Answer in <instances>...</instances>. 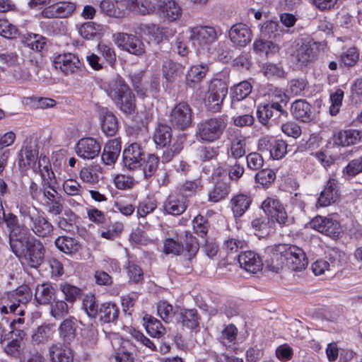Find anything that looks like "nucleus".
<instances>
[{"instance_id":"f257e3e1","label":"nucleus","mask_w":362,"mask_h":362,"mask_svg":"<svg viewBox=\"0 0 362 362\" xmlns=\"http://www.w3.org/2000/svg\"><path fill=\"white\" fill-rule=\"evenodd\" d=\"M271 269L277 272L284 261L292 271L300 272L308 265V259L303 250L295 245H278L272 250Z\"/></svg>"},{"instance_id":"f03ea898","label":"nucleus","mask_w":362,"mask_h":362,"mask_svg":"<svg viewBox=\"0 0 362 362\" xmlns=\"http://www.w3.org/2000/svg\"><path fill=\"white\" fill-rule=\"evenodd\" d=\"M105 92L115 106L123 113L132 115L136 110V98L125 81L117 76L105 88Z\"/></svg>"},{"instance_id":"7ed1b4c3","label":"nucleus","mask_w":362,"mask_h":362,"mask_svg":"<svg viewBox=\"0 0 362 362\" xmlns=\"http://www.w3.org/2000/svg\"><path fill=\"white\" fill-rule=\"evenodd\" d=\"M10 247L19 259L26 261L32 267H38L44 261L45 249L42 243L32 236L30 233Z\"/></svg>"},{"instance_id":"20e7f679","label":"nucleus","mask_w":362,"mask_h":362,"mask_svg":"<svg viewBox=\"0 0 362 362\" xmlns=\"http://www.w3.org/2000/svg\"><path fill=\"white\" fill-rule=\"evenodd\" d=\"M32 298L28 286L18 287L15 291L7 293L0 298L1 314L13 313L19 316L25 315L26 304Z\"/></svg>"},{"instance_id":"39448f33","label":"nucleus","mask_w":362,"mask_h":362,"mask_svg":"<svg viewBox=\"0 0 362 362\" xmlns=\"http://www.w3.org/2000/svg\"><path fill=\"white\" fill-rule=\"evenodd\" d=\"M41 185L42 192L38 203L46 209L47 213L59 215L63 211V202L56 187V179L42 181Z\"/></svg>"},{"instance_id":"423d86ee","label":"nucleus","mask_w":362,"mask_h":362,"mask_svg":"<svg viewBox=\"0 0 362 362\" xmlns=\"http://www.w3.org/2000/svg\"><path fill=\"white\" fill-rule=\"evenodd\" d=\"M228 85L223 79L212 78L208 83L204 104L213 112L221 111L224 99L228 94Z\"/></svg>"},{"instance_id":"0eeeda50","label":"nucleus","mask_w":362,"mask_h":362,"mask_svg":"<svg viewBox=\"0 0 362 362\" xmlns=\"http://www.w3.org/2000/svg\"><path fill=\"white\" fill-rule=\"evenodd\" d=\"M189 39L198 50L210 51V47L221 34V29L212 26L189 28Z\"/></svg>"},{"instance_id":"6e6552de","label":"nucleus","mask_w":362,"mask_h":362,"mask_svg":"<svg viewBox=\"0 0 362 362\" xmlns=\"http://www.w3.org/2000/svg\"><path fill=\"white\" fill-rule=\"evenodd\" d=\"M227 122L223 116L204 119L197 124V136L206 142H213L223 134Z\"/></svg>"},{"instance_id":"1a4fd4ad","label":"nucleus","mask_w":362,"mask_h":362,"mask_svg":"<svg viewBox=\"0 0 362 362\" xmlns=\"http://www.w3.org/2000/svg\"><path fill=\"white\" fill-rule=\"evenodd\" d=\"M318 54V45L314 41H309L298 47L291 56L295 64L303 69L315 62Z\"/></svg>"},{"instance_id":"9d476101","label":"nucleus","mask_w":362,"mask_h":362,"mask_svg":"<svg viewBox=\"0 0 362 362\" xmlns=\"http://www.w3.org/2000/svg\"><path fill=\"white\" fill-rule=\"evenodd\" d=\"M169 117L174 128L185 130L192 124L193 112L187 103L180 102L172 109Z\"/></svg>"},{"instance_id":"9b49d317","label":"nucleus","mask_w":362,"mask_h":362,"mask_svg":"<svg viewBox=\"0 0 362 362\" xmlns=\"http://www.w3.org/2000/svg\"><path fill=\"white\" fill-rule=\"evenodd\" d=\"M287 144L282 139L265 136L259 139L258 151L262 153H268L273 159H281L287 153Z\"/></svg>"},{"instance_id":"f8f14e48","label":"nucleus","mask_w":362,"mask_h":362,"mask_svg":"<svg viewBox=\"0 0 362 362\" xmlns=\"http://www.w3.org/2000/svg\"><path fill=\"white\" fill-rule=\"evenodd\" d=\"M115 43L122 49L136 56L145 53L143 42L136 36L125 33H117L113 35Z\"/></svg>"},{"instance_id":"ddd939ff","label":"nucleus","mask_w":362,"mask_h":362,"mask_svg":"<svg viewBox=\"0 0 362 362\" xmlns=\"http://www.w3.org/2000/svg\"><path fill=\"white\" fill-rule=\"evenodd\" d=\"M310 226L312 228L332 238H338L341 232L340 223L329 216H317L310 221Z\"/></svg>"},{"instance_id":"4468645a","label":"nucleus","mask_w":362,"mask_h":362,"mask_svg":"<svg viewBox=\"0 0 362 362\" xmlns=\"http://www.w3.org/2000/svg\"><path fill=\"white\" fill-rule=\"evenodd\" d=\"M52 63L56 69L66 76L77 74L81 71L82 66L78 56L70 52L55 56Z\"/></svg>"},{"instance_id":"2eb2a0df","label":"nucleus","mask_w":362,"mask_h":362,"mask_svg":"<svg viewBox=\"0 0 362 362\" xmlns=\"http://www.w3.org/2000/svg\"><path fill=\"white\" fill-rule=\"evenodd\" d=\"M1 223H4L7 228L10 230V246L17 243L18 240L22 239V238H24L25 235H29L30 229L24 224H20L18 217L11 212L4 215Z\"/></svg>"},{"instance_id":"dca6fc26","label":"nucleus","mask_w":362,"mask_h":362,"mask_svg":"<svg viewBox=\"0 0 362 362\" xmlns=\"http://www.w3.org/2000/svg\"><path fill=\"white\" fill-rule=\"evenodd\" d=\"M122 156L124 166L130 170H134L142 165L145 151L141 144L133 143L124 150Z\"/></svg>"},{"instance_id":"f3484780","label":"nucleus","mask_w":362,"mask_h":362,"mask_svg":"<svg viewBox=\"0 0 362 362\" xmlns=\"http://www.w3.org/2000/svg\"><path fill=\"white\" fill-rule=\"evenodd\" d=\"M38 145L35 140L26 139L18 153V164L23 167H35L38 158Z\"/></svg>"},{"instance_id":"a211bd4d","label":"nucleus","mask_w":362,"mask_h":362,"mask_svg":"<svg viewBox=\"0 0 362 362\" xmlns=\"http://www.w3.org/2000/svg\"><path fill=\"white\" fill-rule=\"evenodd\" d=\"M262 209L264 213L275 218L280 225H286L288 221V216L283 205L278 199L267 197L262 204Z\"/></svg>"},{"instance_id":"6ab92c4d","label":"nucleus","mask_w":362,"mask_h":362,"mask_svg":"<svg viewBox=\"0 0 362 362\" xmlns=\"http://www.w3.org/2000/svg\"><path fill=\"white\" fill-rule=\"evenodd\" d=\"M100 150V143L91 137L81 139L76 146V154L84 159H93L98 156Z\"/></svg>"},{"instance_id":"aec40b11","label":"nucleus","mask_w":362,"mask_h":362,"mask_svg":"<svg viewBox=\"0 0 362 362\" xmlns=\"http://www.w3.org/2000/svg\"><path fill=\"white\" fill-rule=\"evenodd\" d=\"M76 9V5L71 1H61L46 7L42 12L45 18H66Z\"/></svg>"},{"instance_id":"412c9836","label":"nucleus","mask_w":362,"mask_h":362,"mask_svg":"<svg viewBox=\"0 0 362 362\" xmlns=\"http://www.w3.org/2000/svg\"><path fill=\"white\" fill-rule=\"evenodd\" d=\"M252 31L248 25L240 23L233 25L229 30V37L233 44L245 47L252 40Z\"/></svg>"},{"instance_id":"4be33fe9","label":"nucleus","mask_w":362,"mask_h":362,"mask_svg":"<svg viewBox=\"0 0 362 362\" xmlns=\"http://www.w3.org/2000/svg\"><path fill=\"white\" fill-rule=\"evenodd\" d=\"M77 327V320L74 317L64 319L58 327L60 343L71 345L76 339Z\"/></svg>"},{"instance_id":"5701e85b","label":"nucleus","mask_w":362,"mask_h":362,"mask_svg":"<svg viewBox=\"0 0 362 362\" xmlns=\"http://www.w3.org/2000/svg\"><path fill=\"white\" fill-rule=\"evenodd\" d=\"M238 260L243 269L253 274L260 271L263 266L259 255L251 250L241 252Z\"/></svg>"},{"instance_id":"b1692460","label":"nucleus","mask_w":362,"mask_h":362,"mask_svg":"<svg viewBox=\"0 0 362 362\" xmlns=\"http://www.w3.org/2000/svg\"><path fill=\"white\" fill-rule=\"evenodd\" d=\"M339 198V183L334 178H330L326 183L317 199V204L325 207L334 203Z\"/></svg>"},{"instance_id":"393cba45","label":"nucleus","mask_w":362,"mask_h":362,"mask_svg":"<svg viewBox=\"0 0 362 362\" xmlns=\"http://www.w3.org/2000/svg\"><path fill=\"white\" fill-rule=\"evenodd\" d=\"M290 111L296 119L303 122H309L313 118L312 107L305 100H296L292 103Z\"/></svg>"},{"instance_id":"a878e982","label":"nucleus","mask_w":362,"mask_h":362,"mask_svg":"<svg viewBox=\"0 0 362 362\" xmlns=\"http://www.w3.org/2000/svg\"><path fill=\"white\" fill-rule=\"evenodd\" d=\"M200 319L196 309L181 308L176 314L177 322L191 330L199 328Z\"/></svg>"},{"instance_id":"bb28decb","label":"nucleus","mask_w":362,"mask_h":362,"mask_svg":"<svg viewBox=\"0 0 362 362\" xmlns=\"http://www.w3.org/2000/svg\"><path fill=\"white\" fill-rule=\"evenodd\" d=\"M361 139L360 132L356 129L339 130L333 134L334 145L338 146H349L357 144Z\"/></svg>"},{"instance_id":"cd10ccee","label":"nucleus","mask_w":362,"mask_h":362,"mask_svg":"<svg viewBox=\"0 0 362 362\" xmlns=\"http://www.w3.org/2000/svg\"><path fill=\"white\" fill-rule=\"evenodd\" d=\"M187 208L186 199L178 194H170L163 203L164 213L179 216Z\"/></svg>"},{"instance_id":"c85d7f7f","label":"nucleus","mask_w":362,"mask_h":362,"mask_svg":"<svg viewBox=\"0 0 362 362\" xmlns=\"http://www.w3.org/2000/svg\"><path fill=\"white\" fill-rule=\"evenodd\" d=\"M71 345L56 343L49 347V356L52 362H73L74 351Z\"/></svg>"},{"instance_id":"c756f323","label":"nucleus","mask_w":362,"mask_h":362,"mask_svg":"<svg viewBox=\"0 0 362 362\" xmlns=\"http://www.w3.org/2000/svg\"><path fill=\"white\" fill-rule=\"evenodd\" d=\"M252 198L249 194L240 193L230 199V207L235 218L241 217L249 209Z\"/></svg>"},{"instance_id":"7c9ffc66","label":"nucleus","mask_w":362,"mask_h":362,"mask_svg":"<svg viewBox=\"0 0 362 362\" xmlns=\"http://www.w3.org/2000/svg\"><path fill=\"white\" fill-rule=\"evenodd\" d=\"M30 230L38 237L49 236L54 230V226L45 216L43 212L37 213L36 218L30 223Z\"/></svg>"},{"instance_id":"2f4dec72","label":"nucleus","mask_w":362,"mask_h":362,"mask_svg":"<svg viewBox=\"0 0 362 362\" xmlns=\"http://www.w3.org/2000/svg\"><path fill=\"white\" fill-rule=\"evenodd\" d=\"M159 15L169 22L175 21L182 16V10L174 0H165L158 6Z\"/></svg>"},{"instance_id":"473e14b6","label":"nucleus","mask_w":362,"mask_h":362,"mask_svg":"<svg viewBox=\"0 0 362 362\" xmlns=\"http://www.w3.org/2000/svg\"><path fill=\"white\" fill-rule=\"evenodd\" d=\"M252 86L248 81H243L230 88L231 107L236 108L237 104L247 98L251 93Z\"/></svg>"},{"instance_id":"72a5a7b5","label":"nucleus","mask_w":362,"mask_h":362,"mask_svg":"<svg viewBox=\"0 0 362 362\" xmlns=\"http://www.w3.org/2000/svg\"><path fill=\"white\" fill-rule=\"evenodd\" d=\"M120 344L115 351V362H135L133 351L136 348V345H134L130 340H123L120 342V339H117Z\"/></svg>"},{"instance_id":"f704fd0d","label":"nucleus","mask_w":362,"mask_h":362,"mask_svg":"<svg viewBox=\"0 0 362 362\" xmlns=\"http://www.w3.org/2000/svg\"><path fill=\"white\" fill-rule=\"evenodd\" d=\"M119 308L112 302H105L100 305L98 317L103 323H115L118 319Z\"/></svg>"},{"instance_id":"c9c22d12","label":"nucleus","mask_w":362,"mask_h":362,"mask_svg":"<svg viewBox=\"0 0 362 362\" xmlns=\"http://www.w3.org/2000/svg\"><path fill=\"white\" fill-rule=\"evenodd\" d=\"M208 71L209 66L206 64L191 66L186 74V83L190 87H194L202 81Z\"/></svg>"},{"instance_id":"e433bc0d","label":"nucleus","mask_w":362,"mask_h":362,"mask_svg":"<svg viewBox=\"0 0 362 362\" xmlns=\"http://www.w3.org/2000/svg\"><path fill=\"white\" fill-rule=\"evenodd\" d=\"M184 71V66L172 60L164 62L162 66L163 76L167 82L173 83L180 77Z\"/></svg>"},{"instance_id":"4c0bfd02","label":"nucleus","mask_w":362,"mask_h":362,"mask_svg":"<svg viewBox=\"0 0 362 362\" xmlns=\"http://www.w3.org/2000/svg\"><path fill=\"white\" fill-rule=\"evenodd\" d=\"M230 192V185L227 181H216L209 192V201L218 202L225 199Z\"/></svg>"},{"instance_id":"58836bf2","label":"nucleus","mask_w":362,"mask_h":362,"mask_svg":"<svg viewBox=\"0 0 362 362\" xmlns=\"http://www.w3.org/2000/svg\"><path fill=\"white\" fill-rule=\"evenodd\" d=\"M230 147L228 155L233 160H238L243 157L246 153V139L241 134H236L230 139Z\"/></svg>"},{"instance_id":"ea45409f","label":"nucleus","mask_w":362,"mask_h":362,"mask_svg":"<svg viewBox=\"0 0 362 362\" xmlns=\"http://www.w3.org/2000/svg\"><path fill=\"white\" fill-rule=\"evenodd\" d=\"M21 42L36 52H42L47 46V39L38 34L28 33L23 36Z\"/></svg>"},{"instance_id":"a19ab883","label":"nucleus","mask_w":362,"mask_h":362,"mask_svg":"<svg viewBox=\"0 0 362 362\" xmlns=\"http://www.w3.org/2000/svg\"><path fill=\"white\" fill-rule=\"evenodd\" d=\"M172 139V129L165 124L159 123L153 134V140L161 148L167 146Z\"/></svg>"},{"instance_id":"79ce46f5","label":"nucleus","mask_w":362,"mask_h":362,"mask_svg":"<svg viewBox=\"0 0 362 362\" xmlns=\"http://www.w3.org/2000/svg\"><path fill=\"white\" fill-rule=\"evenodd\" d=\"M35 161V167L31 168L34 171L40 174L42 181L55 179L54 172L52 170L51 164L49 158L40 155Z\"/></svg>"},{"instance_id":"37998d69","label":"nucleus","mask_w":362,"mask_h":362,"mask_svg":"<svg viewBox=\"0 0 362 362\" xmlns=\"http://www.w3.org/2000/svg\"><path fill=\"white\" fill-rule=\"evenodd\" d=\"M54 288L50 284L38 285L35 289V298L40 304H49L54 298Z\"/></svg>"},{"instance_id":"c03bdc74","label":"nucleus","mask_w":362,"mask_h":362,"mask_svg":"<svg viewBox=\"0 0 362 362\" xmlns=\"http://www.w3.org/2000/svg\"><path fill=\"white\" fill-rule=\"evenodd\" d=\"M143 322L146 332L151 337L160 338L165 334V328L161 322L153 316L145 315Z\"/></svg>"},{"instance_id":"a18cd8bd","label":"nucleus","mask_w":362,"mask_h":362,"mask_svg":"<svg viewBox=\"0 0 362 362\" xmlns=\"http://www.w3.org/2000/svg\"><path fill=\"white\" fill-rule=\"evenodd\" d=\"M130 12L145 16L156 11V5L150 0H129Z\"/></svg>"},{"instance_id":"49530a36","label":"nucleus","mask_w":362,"mask_h":362,"mask_svg":"<svg viewBox=\"0 0 362 362\" xmlns=\"http://www.w3.org/2000/svg\"><path fill=\"white\" fill-rule=\"evenodd\" d=\"M56 247L66 254H71L79 250L81 246L74 238L68 236H59L55 241Z\"/></svg>"},{"instance_id":"de8ad7c7","label":"nucleus","mask_w":362,"mask_h":362,"mask_svg":"<svg viewBox=\"0 0 362 362\" xmlns=\"http://www.w3.org/2000/svg\"><path fill=\"white\" fill-rule=\"evenodd\" d=\"M140 33L148 36L150 40L159 42L164 35L163 28L154 23L141 24L138 28Z\"/></svg>"},{"instance_id":"09e8293b","label":"nucleus","mask_w":362,"mask_h":362,"mask_svg":"<svg viewBox=\"0 0 362 362\" xmlns=\"http://www.w3.org/2000/svg\"><path fill=\"white\" fill-rule=\"evenodd\" d=\"M52 332L49 325H42L37 327L32 334L31 341L34 345L44 344L52 338Z\"/></svg>"},{"instance_id":"8fccbe9b","label":"nucleus","mask_w":362,"mask_h":362,"mask_svg":"<svg viewBox=\"0 0 362 362\" xmlns=\"http://www.w3.org/2000/svg\"><path fill=\"white\" fill-rule=\"evenodd\" d=\"M224 165L226 167L228 179L232 182H237L244 174V167L236 160L228 158Z\"/></svg>"},{"instance_id":"3c124183","label":"nucleus","mask_w":362,"mask_h":362,"mask_svg":"<svg viewBox=\"0 0 362 362\" xmlns=\"http://www.w3.org/2000/svg\"><path fill=\"white\" fill-rule=\"evenodd\" d=\"M237 335V327L233 324H229L221 331L218 337L219 344L216 347H221V351H223L224 346H226V342L231 343L235 341Z\"/></svg>"},{"instance_id":"603ef678","label":"nucleus","mask_w":362,"mask_h":362,"mask_svg":"<svg viewBox=\"0 0 362 362\" xmlns=\"http://www.w3.org/2000/svg\"><path fill=\"white\" fill-rule=\"evenodd\" d=\"M82 308L90 318L98 317L100 308L95 296H86L83 299Z\"/></svg>"},{"instance_id":"864d4df0","label":"nucleus","mask_w":362,"mask_h":362,"mask_svg":"<svg viewBox=\"0 0 362 362\" xmlns=\"http://www.w3.org/2000/svg\"><path fill=\"white\" fill-rule=\"evenodd\" d=\"M99 169L98 166L84 167L80 170V178L85 183L95 185L99 181Z\"/></svg>"},{"instance_id":"5fc2aeb1","label":"nucleus","mask_w":362,"mask_h":362,"mask_svg":"<svg viewBox=\"0 0 362 362\" xmlns=\"http://www.w3.org/2000/svg\"><path fill=\"white\" fill-rule=\"evenodd\" d=\"M102 129L107 136H113L117 132V119L112 113L107 112L103 116L102 119Z\"/></svg>"},{"instance_id":"6e6d98bb","label":"nucleus","mask_w":362,"mask_h":362,"mask_svg":"<svg viewBox=\"0 0 362 362\" xmlns=\"http://www.w3.org/2000/svg\"><path fill=\"white\" fill-rule=\"evenodd\" d=\"M185 237L186 256L190 260L196 257L199 249V244L197 239L192 235L190 231H185Z\"/></svg>"},{"instance_id":"4d7b16f0","label":"nucleus","mask_w":362,"mask_h":362,"mask_svg":"<svg viewBox=\"0 0 362 362\" xmlns=\"http://www.w3.org/2000/svg\"><path fill=\"white\" fill-rule=\"evenodd\" d=\"M127 276L130 281L139 283L144 279V272L141 267L134 261L128 260L125 266Z\"/></svg>"},{"instance_id":"13d9d810","label":"nucleus","mask_w":362,"mask_h":362,"mask_svg":"<svg viewBox=\"0 0 362 362\" xmlns=\"http://www.w3.org/2000/svg\"><path fill=\"white\" fill-rule=\"evenodd\" d=\"M255 181L264 187H269L276 178L274 171L270 168H265L259 171L255 175Z\"/></svg>"},{"instance_id":"bf43d9fd","label":"nucleus","mask_w":362,"mask_h":362,"mask_svg":"<svg viewBox=\"0 0 362 362\" xmlns=\"http://www.w3.org/2000/svg\"><path fill=\"white\" fill-rule=\"evenodd\" d=\"M0 35L8 39H15L19 35V30L7 19L0 18Z\"/></svg>"},{"instance_id":"052dcab7","label":"nucleus","mask_w":362,"mask_h":362,"mask_svg":"<svg viewBox=\"0 0 362 362\" xmlns=\"http://www.w3.org/2000/svg\"><path fill=\"white\" fill-rule=\"evenodd\" d=\"M159 164V158L154 154H149L144 161L143 174L146 179H148L156 172Z\"/></svg>"},{"instance_id":"680f3d73","label":"nucleus","mask_w":362,"mask_h":362,"mask_svg":"<svg viewBox=\"0 0 362 362\" xmlns=\"http://www.w3.org/2000/svg\"><path fill=\"white\" fill-rule=\"evenodd\" d=\"M183 148V140L182 138L173 139V144L168 147L163 153V159L165 162H169L172 158Z\"/></svg>"},{"instance_id":"e2e57ef3","label":"nucleus","mask_w":362,"mask_h":362,"mask_svg":"<svg viewBox=\"0 0 362 362\" xmlns=\"http://www.w3.org/2000/svg\"><path fill=\"white\" fill-rule=\"evenodd\" d=\"M194 233L201 238L206 236L209 229V221L203 216L199 214L192 221Z\"/></svg>"},{"instance_id":"0e129e2a","label":"nucleus","mask_w":362,"mask_h":362,"mask_svg":"<svg viewBox=\"0 0 362 362\" xmlns=\"http://www.w3.org/2000/svg\"><path fill=\"white\" fill-rule=\"evenodd\" d=\"M157 311L158 315L165 322H171L173 316L177 314L173 310V305L167 301H160L157 305Z\"/></svg>"},{"instance_id":"69168bd1","label":"nucleus","mask_w":362,"mask_h":362,"mask_svg":"<svg viewBox=\"0 0 362 362\" xmlns=\"http://www.w3.org/2000/svg\"><path fill=\"white\" fill-rule=\"evenodd\" d=\"M51 315L56 320H62L69 314V306L64 300L54 301L51 305Z\"/></svg>"},{"instance_id":"338daca9","label":"nucleus","mask_w":362,"mask_h":362,"mask_svg":"<svg viewBox=\"0 0 362 362\" xmlns=\"http://www.w3.org/2000/svg\"><path fill=\"white\" fill-rule=\"evenodd\" d=\"M156 208L157 202L153 198L147 197L139 203L136 212L139 217L144 218Z\"/></svg>"},{"instance_id":"774afa93","label":"nucleus","mask_w":362,"mask_h":362,"mask_svg":"<svg viewBox=\"0 0 362 362\" xmlns=\"http://www.w3.org/2000/svg\"><path fill=\"white\" fill-rule=\"evenodd\" d=\"M209 355L215 362H243L240 358L230 356L227 352L221 351V347H215Z\"/></svg>"}]
</instances>
